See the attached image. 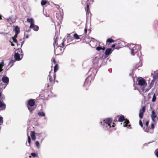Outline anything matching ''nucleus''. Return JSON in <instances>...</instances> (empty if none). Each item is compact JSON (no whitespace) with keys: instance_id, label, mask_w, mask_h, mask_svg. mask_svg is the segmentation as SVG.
Masks as SVG:
<instances>
[{"instance_id":"27","label":"nucleus","mask_w":158,"mask_h":158,"mask_svg":"<svg viewBox=\"0 0 158 158\" xmlns=\"http://www.w3.org/2000/svg\"><path fill=\"white\" fill-rule=\"evenodd\" d=\"M56 56H55V57H53L52 58V59H51V61H52V62L54 64H56Z\"/></svg>"},{"instance_id":"35","label":"nucleus","mask_w":158,"mask_h":158,"mask_svg":"<svg viewBox=\"0 0 158 158\" xmlns=\"http://www.w3.org/2000/svg\"><path fill=\"white\" fill-rule=\"evenodd\" d=\"M35 145L38 148H39L40 147V144L38 141H36L35 142Z\"/></svg>"},{"instance_id":"12","label":"nucleus","mask_w":158,"mask_h":158,"mask_svg":"<svg viewBox=\"0 0 158 158\" xmlns=\"http://www.w3.org/2000/svg\"><path fill=\"white\" fill-rule=\"evenodd\" d=\"M117 41L118 42L115 43V44H114L112 45L111 47L112 48H114L115 47V46L117 45H118L116 47L117 49H118L122 47L120 45L121 43L120 41L118 40Z\"/></svg>"},{"instance_id":"55","label":"nucleus","mask_w":158,"mask_h":158,"mask_svg":"<svg viewBox=\"0 0 158 158\" xmlns=\"http://www.w3.org/2000/svg\"><path fill=\"white\" fill-rule=\"evenodd\" d=\"M23 55V52H21V55Z\"/></svg>"},{"instance_id":"13","label":"nucleus","mask_w":158,"mask_h":158,"mask_svg":"<svg viewBox=\"0 0 158 158\" xmlns=\"http://www.w3.org/2000/svg\"><path fill=\"white\" fill-rule=\"evenodd\" d=\"M62 40H63L64 41V40H60L58 41L57 37H56L54 40V42L53 44L54 45H56V46H59V44H60L61 43Z\"/></svg>"},{"instance_id":"50","label":"nucleus","mask_w":158,"mask_h":158,"mask_svg":"<svg viewBox=\"0 0 158 158\" xmlns=\"http://www.w3.org/2000/svg\"><path fill=\"white\" fill-rule=\"evenodd\" d=\"M105 49V47H102V50H104Z\"/></svg>"},{"instance_id":"10","label":"nucleus","mask_w":158,"mask_h":158,"mask_svg":"<svg viewBox=\"0 0 158 158\" xmlns=\"http://www.w3.org/2000/svg\"><path fill=\"white\" fill-rule=\"evenodd\" d=\"M145 109L146 106H144L142 107V109L140 110L139 116L141 119H142L143 118L144 113L145 111Z\"/></svg>"},{"instance_id":"46","label":"nucleus","mask_w":158,"mask_h":158,"mask_svg":"<svg viewBox=\"0 0 158 158\" xmlns=\"http://www.w3.org/2000/svg\"><path fill=\"white\" fill-rule=\"evenodd\" d=\"M117 121H118V120H117L116 118L114 120V122H116Z\"/></svg>"},{"instance_id":"14","label":"nucleus","mask_w":158,"mask_h":158,"mask_svg":"<svg viewBox=\"0 0 158 158\" xmlns=\"http://www.w3.org/2000/svg\"><path fill=\"white\" fill-rule=\"evenodd\" d=\"M2 100H0V108H1L2 110H4L6 108V105Z\"/></svg>"},{"instance_id":"1","label":"nucleus","mask_w":158,"mask_h":158,"mask_svg":"<svg viewBox=\"0 0 158 158\" xmlns=\"http://www.w3.org/2000/svg\"><path fill=\"white\" fill-rule=\"evenodd\" d=\"M113 121V120L111 118H108L104 119L103 122V128L105 130H109L110 131H111L112 129V128L115 126V123H113V125L111 127L110 125Z\"/></svg>"},{"instance_id":"18","label":"nucleus","mask_w":158,"mask_h":158,"mask_svg":"<svg viewBox=\"0 0 158 158\" xmlns=\"http://www.w3.org/2000/svg\"><path fill=\"white\" fill-rule=\"evenodd\" d=\"M112 52V49L111 48H108L105 51V54L107 56H108Z\"/></svg>"},{"instance_id":"9","label":"nucleus","mask_w":158,"mask_h":158,"mask_svg":"<svg viewBox=\"0 0 158 158\" xmlns=\"http://www.w3.org/2000/svg\"><path fill=\"white\" fill-rule=\"evenodd\" d=\"M92 77L91 76H88L84 82V85L85 86H89L90 85Z\"/></svg>"},{"instance_id":"54","label":"nucleus","mask_w":158,"mask_h":158,"mask_svg":"<svg viewBox=\"0 0 158 158\" xmlns=\"http://www.w3.org/2000/svg\"><path fill=\"white\" fill-rule=\"evenodd\" d=\"M2 19V16L0 15V20H1Z\"/></svg>"},{"instance_id":"37","label":"nucleus","mask_w":158,"mask_h":158,"mask_svg":"<svg viewBox=\"0 0 158 158\" xmlns=\"http://www.w3.org/2000/svg\"><path fill=\"white\" fill-rule=\"evenodd\" d=\"M102 47H100V46L97 47L96 48V50L98 51H99L100 50H102Z\"/></svg>"},{"instance_id":"16","label":"nucleus","mask_w":158,"mask_h":158,"mask_svg":"<svg viewBox=\"0 0 158 158\" xmlns=\"http://www.w3.org/2000/svg\"><path fill=\"white\" fill-rule=\"evenodd\" d=\"M31 136L32 140L35 141L36 139V137L35 135V131H31Z\"/></svg>"},{"instance_id":"29","label":"nucleus","mask_w":158,"mask_h":158,"mask_svg":"<svg viewBox=\"0 0 158 158\" xmlns=\"http://www.w3.org/2000/svg\"><path fill=\"white\" fill-rule=\"evenodd\" d=\"M2 91L0 90V100H3L5 99V96H2Z\"/></svg>"},{"instance_id":"11","label":"nucleus","mask_w":158,"mask_h":158,"mask_svg":"<svg viewBox=\"0 0 158 158\" xmlns=\"http://www.w3.org/2000/svg\"><path fill=\"white\" fill-rule=\"evenodd\" d=\"M152 119L153 122L155 121V118L157 117V115H156L154 110H153L152 111V114L151 115Z\"/></svg>"},{"instance_id":"33","label":"nucleus","mask_w":158,"mask_h":158,"mask_svg":"<svg viewBox=\"0 0 158 158\" xmlns=\"http://www.w3.org/2000/svg\"><path fill=\"white\" fill-rule=\"evenodd\" d=\"M31 156H33V157H38L37 154H36L35 153H34V152L31 153Z\"/></svg>"},{"instance_id":"44","label":"nucleus","mask_w":158,"mask_h":158,"mask_svg":"<svg viewBox=\"0 0 158 158\" xmlns=\"http://www.w3.org/2000/svg\"><path fill=\"white\" fill-rule=\"evenodd\" d=\"M156 155L158 157V151H157V150L156 151Z\"/></svg>"},{"instance_id":"34","label":"nucleus","mask_w":158,"mask_h":158,"mask_svg":"<svg viewBox=\"0 0 158 158\" xmlns=\"http://www.w3.org/2000/svg\"><path fill=\"white\" fill-rule=\"evenodd\" d=\"M156 97L155 95V94H154L153 96L152 101V102H154L156 101Z\"/></svg>"},{"instance_id":"28","label":"nucleus","mask_w":158,"mask_h":158,"mask_svg":"<svg viewBox=\"0 0 158 158\" xmlns=\"http://www.w3.org/2000/svg\"><path fill=\"white\" fill-rule=\"evenodd\" d=\"M12 39L13 40V42L14 43H16L17 44V46H18L19 45H20L19 44H18V41H17L16 38H15V37H12Z\"/></svg>"},{"instance_id":"47","label":"nucleus","mask_w":158,"mask_h":158,"mask_svg":"<svg viewBox=\"0 0 158 158\" xmlns=\"http://www.w3.org/2000/svg\"><path fill=\"white\" fill-rule=\"evenodd\" d=\"M149 128L146 129L145 130V131H146V132H149Z\"/></svg>"},{"instance_id":"52","label":"nucleus","mask_w":158,"mask_h":158,"mask_svg":"<svg viewBox=\"0 0 158 158\" xmlns=\"http://www.w3.org/2000/svg\"><path fill=\"white\" fill-rule=\"evenodd\" d=\"M24 42V41H23L22 42H21V47L23 44V43Z\"/></svg>"},{"instance_id":"57","label":"nucleus","mask_w":158,"mask_h":158,"mask_svg":"<svg viewBox=\"0 0 158 158\" xmlns=\"http://www.w3.org/2000/svg\"><path fill=\"white\" fill-rule=\"evenodd\" d=\"M31 156H29V158H31Z\"/></svg>"},{"instance_id":"56","label":"nucleus","mask_w":158,"mask_h":158,"mask_svg":"<svg viewBox=\"0 0 158 158\" xmlns=\"http://www.w3.org/2000/svg\"><path fill=\"white\" fill-rule=\"evenodd\" d=\"M18 50H19V52H20V50L21 51V49H18Z\"/></svg>"},{"instance_id":"48","label":"nucleus","mask_w":158,"mask_h":158,"mask_svg":"<svg viewBox=\"0 0 158 158\" xmlns=\"http://www.w3.org/2000/svg\"><path fill=\"white\" fill-rule=\"evenodd\" d=\"M17 35H16V34H15V35H14V36H13V37H15V38H16L17 37Z\"/></svg>"},{"instance_id":"41","label":"nucleus","mask_w":158,"mask_h":158,"mask_svg":"<svg viewBox=\"0 0 158 158\" xmlns=\"http://www.w3.org/2000/svg\"><path fill=\"white\" fill-rule=\"evenodd\" d=\"M151 128L153 129L154 128V126L153 123H152L151 125Z\"/></svg>"},{"instance_id":"45","label":"nucleus","mask_w":158,"mask_h":158,"mask_svg":"<svg viewBox=\"0 0 158 158\" xmlns=\"http://www.w3.org/2000/svg\"><path fill=\"white\" fill-rule=\"evenodd\" d=\"M139 66L138 65V64H136L135 66V68H136V69H137L139 67Z\"/></svg>"},{"instance_id":"40","label":"nucleus","mask_w":158,"mask_h":158,"mask_svg":"<svg viewBox=\"0 0 158 158\" xmlns=\"http://www.w3.org/2000/svg\"><path fill=\"white\" fill-rule=\"evenodd\" d=\"M3 123V118L2 117H0V123Z\"/></svg>"},{"instance_id":"36","label":"nucleus","mask_w":158,"mask_h":158,"mask_svg":"<svg viewBox=\"0 0 158 158\" xmlns=\"http://www.w3.org/2000/svg\"><path fill=\"white\" fill-rule=\"evenodd\" d=\"M48 77L50 82H52L53 81L52 77L50 74L48 75Z\"/></svg>"},{"instance_id":"4","label":"nucleus","mask_w":158,"mask_h":158,"mask_svg":"<svg viewBox=\"0 0 158 158\" xmlns=\"http://www.w3.org/2000/svg\"><path fill=\"white\" fill-rule=\"evenodd\" d=\"M35 104V102L33 99H30L28 101L27 103V108L31 113L32 112L35 108L34 107Z\"/></svg>"},{"instance_id":"31","label":"nucleus","mask_w":158,"mask_h":158,"mask_svg":"<svg viewBox=\"0 0 158 158\" xmlns=\"http://www.w3.org/2000/svg\"><path fill=\"white\" fill-rule=\"evenodd\" d=\"M28 136V141L29 143V145H27V146H30L31 145V139L30 137L28 135H27Z\"/></svg>"},{"instance_id":"53","label":"nucleus","mask_w":158,"mask_h":158,"mask_svg":"<svg viewBox=\"0 0 158 158\" xmlns=\"http://www.w3.org/2000/svg\"><path fill=\"white\" fill-rule=\"evenodd\" d=\"M152 87V86H151V84H150V85H149V89H151V88Z\"/></svg>"},{"instance_id":"59","label":"nucleus","mask_w":158,"mask_h":158,"mask_svg":"<svg viewBox=\"0 0 158 158\" xmlns=\"http://www.w3.org/2000/svg\"><path fill=\"white\" fill-rule=\"evenodd\" d=\"M51 73V71L50 72H49V73L50 74Z\"/></svg>"},{"instance_id":"42","label":"nucleus","mask_w":158,"mask_h":158,"mask_svg":"<svg viewBox=\"0 0 158 158\" xmlns=\"http://www.w3.org/2000/svg\"><path fill=\"white\" fill-rule=\"evenodd\" d=\"M56 17L58 19H59V14L57 13H56Z\"/></svg>"},{"instance_id":"24","label":"nucleus","mask_w":158,"mask_h":158,"mask_svg":"<svg viewBox=\"0 0 158 158\" xmlns=\"http://www.w3.org/2000/svg\"><path fill=\"white\" fill-rule=\"evenodd\" d=\"M4 65V63L3 61H2L0 63V72H1L3 69H2L3 66Z\"/></svg>"},{"instance_id":"32","label":"nucleus","mask_w":158,"mask_h":158,"mask_svg":"<svg viewBox=\"0 0 158 158\" xmlns=\"http://www.w3.org/2000/svg\"><path fill=\"white\" fill-rule=\"evenodd\" d=\"M47 3V2L45 0H42L41 1V5L42 6L45 5Z\"/></svg>"},{"instance_id":"38","label":"nucleus","mask_w":158,"mask_h":158,"mask_svg":"<svg viewBox=\"0 0 158 158\" xmlns=\"http://www.w3.org/2000/svg\"><path fill=\"white\" fill-rule=\"evenodd\" d=\"M139 124L141 127H143V123L141 120L139 121Z\"/></svg>"},{"instance_id":"6","label":"nucleus","mask_w":158,"mask_h":158,"mask_svg":"<svg viewBox=\"0 0 158 158\" xmlns=\"http://www.w3.org/2000/svg\"><path fill=\"white\" fill-rule=\"evenodd\" d=\"M61 43L59 44V46H57L55 50V52L57 55L60 54L63 52V48L64 46V41L61 40Z\"/></svg>"},{"instance_id":"7","label":"nucleus","mask_w":158,"mask_h":158,"mask_svg":"<svg viewBox=\"0 0 158 158\" xmlns=\"http://www.w3.org/2000/svg\"><path fill=\"white\" fill-rule=\"evenodd\" d=\"M140 50V46L138 45H135L131 49V54L132 55H134L138 51Z\"/></svg>"},{"instance_id":"49","label":"nucleus","mask_w":158,"mask_h":158,"mask_svg":"<svg viewBox=\"0 0 158 158\" xmlns=\"http://www.w3.org/2000/svg\"><path fill=\"white\" fill-rule=\"evenodd\" d=\"M71 36V34H68V37H70Z\"/></svg>"},{"instance_id":"17","label":"nucleus","mask_w":158,"mask_h":158,"mask_svg":"<svg viewBox=\"0 0 158 158\" xmlns=\"http://www.w3.org/2000/svg\"><path fill=\"white\" fill-rule=\"evenodd\" d=\"M14 57L15 59L17 60H19L21 59L20 58V56L19 54L18 53H15L14 55Z\"/></svg>"},{"instance_id":"30","label":"nucleus","mask_w":158,"mask_h":158,"mask_svg":"<svg viewBox=\"0 0 158 158\" xmlns=\"http://www.w3.org/2000/svg\"><path fill=\"white\" fill-rule=\"evenodd\" d=\"M153 77L154 79H156L158 78V73H155V72Z\"/></svg>"},{"instance_id":"22","label":"nucleus","mask_w":158,"mask_h":158,"mask_svg":"<svg viewBox=\"0 0 158 158\" xmlns=\"http://www.w3.org/2000/svg\"><path fill=\"white\" fill-rule=\"evenodd\" d=\"M125 120L124 116L123 115H121L119 117L118 121L119 122H122Z\"/></svg>"},{"instance_id":"51","label":"nucleus","mask_w":158,"mask_h":158,"mask_svg":"<svg viewBox=\"0 0 158 158\" xmlns=\"http://www.w3.org/2000/svg\"><path fill=\"white\" fill-rule=\"evenodd\" d=\"M11 45L13 46H15V45L14 44H13L12 42H11Z\"/></svg>"},{"instance_id":"26","label":"nucleus","mask_w":158,"mask_h":158,"mask_svg":"<svg viewBox=\"0 0 158 158\" xmlns=\"http://www.w3.org/2000/svg\"><path fill=\"white\" fill-rule=\"evenodd\" d=\"M80 36L81 35L79 36L76 33L74 34L73 35L74 38L76 40L79 39H80L79 36Z\"/></svg>"},{"instance_id":"43","label":"nucleus","mask_w":158,"mask_h":158,"mask_svg":"<svg viewBox=\"0 0 158 158\" xmlns=\"http://www.w3.org/2000/svg\"><path fill=\"white\" fill-rule=\"evenodd\" d=\"M87 29L86 28H85L84 29V33L85 34H86L87 32Z\"/></svg>"},{"instance_id":"21","label":"nucleus","mask_w":158,"mask_h":158,"mask_svg":"<svg viewBox=\"0 0 158 158\" xmlns=\"http://www.w3.org/2000/svg\"><path fill=\"white\" fill-rule=\"evenodd\" d=\"M15 33L16 35H18L20 32V29L18 26H16L15 28Z\"/></svg>"},{"instance_id":"19","label":"nucleus","mask_w":158,"mask_h":158,"mask_svg":"<svg viewBox=\"0 0 158 158\" xmlns=\"http://www.w3.org/2000/svg\"><path fill=\"white\" fill-rule=\"evenodd\" d=\"M129 123V120L128 119H126L125 120V122L124 123L123 126L124 127L128 126L129 127H130V128H131V125H128V124Z\"/></svg>"},{"instance_id":"8","label":"nucleus","mask_w":158,"mask_h":158,"mask_svg":"<svg viewBox=\"0 0 158 158\" xmlns=\"http://www.w3.org/2000/svg\"><path fill=\"white\" fill-rule=\"evenodd\" d=\"M94 1L93 0H87V5L86 8L85 10L86 11V15H88L89 13L90 12V10L89 8V5L91 3H93Z\"/></svg>"},{"instance_id":"23","label":"nucleus","mask_w":158,"mask_h":158,"mask_svg":"<svg viewBox=\"0 0 158 158\" xmlns=\"http://www.w3.org/2000/svg\"><path fill=\"white\" fill-rule=\"evenodd\" d=\"M38 114L39 116L44 117L45 116V114L42 111L39 112L38 113Z\"/></svg>"},{"instance_id":"3","label":"nucleus","mask_w":158,"mask_h":158,"mask_svg":"<svg viewBox=\"0 0 158 158\" xmlns=\"http://www.w3.org/2000/svg\"><path fill=\"white\" fill-rule=\"evenodd\" d=\"M9 82L8 77L3 76L2 78V81L0 80V88L1 89H4Z\"/></svg>"},{"instance_id":"25","label":"nucleus","mask_w":158,"mask_h":158,"mask_svg":"<svg viewBox=\"0 0 158 158\" xmlns=\"http://www.w3.org/2000/svg\"><path fill=\"white\" fill-rule=\"evenodd\" d=\"M114 42V40L113 39H112L111 38L108 39L106 41L107 44L108 43H110L112 42Z\"/></svg>"},{"instance_id":"60","label":"nucleus","mask_w":158,"mask_h":158,"mask_svg":"<svg viewBox=\"0 0 158 158\" xmlns=\"http://www.w3.org/2000/svg\"><path fill=\"white\" fill-rule=\"evenodd\" d=\"M102 122H101V124H102Z\"/></svg>"},{"instance_id":"39","label":"nucleus","mask_w":158,"mask_h":158,"mask_svg":"<svg viewBox=\"0 0 158 158\" xmlns=\"http://www.w3.org/2000/svg\"><path fill=\"white\" fill-rule=\"evenodd\" d=\"M149 122L148 121H147L145 123V125L147 126V127H148V124H149Z\"/></svg>"},{"instance_id":"58","label":"nucleus","mask_w":158,"mask_h":158,"mask_svg":"<svg viewBox=\"0 0 158 158\" xmlns=\"http://www.w3.org/2000/svg\"><path fill=\"white\" fill-rule=\"evenodd\" d=\"M28 36H27V38H28Z\"/></svg>"},{"instance_id":"5","label":"nucleus","mask_w":158,"mask_h":158,"mask_svg":"<svg viewBox=\"0 0 158 158\" xmlns=\"http://www.w3.org/2000/svg\"><path fill=\"white\" fill-rule=\"evenodd\" d=\"M27 21L28 23H30V28L32 29L35 31H37L39 30V27L34 24V21L32 18H31L30 19L27 18Z\"/></svg>"},{"instance_id":"20","label":"nucleus","mask_w":158,"mask_h":158,"mask_svg":"<svg viewBox=\"0 0 158 158\" xmlns=\"http://www.w3.org/2000/svg\"><path fill=\"white\" fill-rule=\"evenodd\" d=\"M90 45L93 48H95L97 46V41H92L90 42Z\"/></svg>"},{"instance_id":"15","label":"nucleus","mask_w":158,"mask_h":158,"mask_svg":"<svg viewBox=\"0 0 158 158\" xmlns=\"http://www.w3.org/2000/svg\"><path fill=\"white\" fill-rule=\"evenodd\" d=\"M59 69L58 67V64H56L54 68V79H55V78L56 77V74L55 73Z\"/></svg>"},{"instance_id":"2","label":"nucleus","mask_w":158,"mask_h":158,"mask_svg":"<svg viewBox=\"0 0 158 158\" xmlns=\"http://www.w3.org/2000/svg\"><path fill=\"white\" fill-rule=\"evenodd\" d=\"M137 85L141 87L143 91H144V89L147 85V83L145 80L142 77H139L137 80Z\"/></svg>"}]
</instances>
